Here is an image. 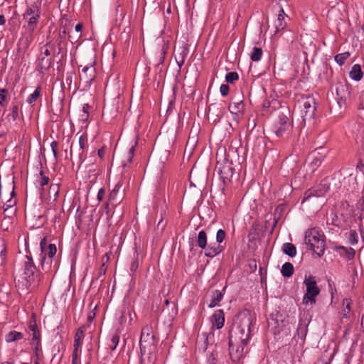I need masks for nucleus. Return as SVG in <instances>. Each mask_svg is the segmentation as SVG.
<instances>
[{"instance_id":"1","label":"nucleus","mask_w":364,"mask_h":364,"mask_svg":"<svg viewBox=\"0 0 364 364\" xmlns=\"http://www.w3.org/2000/svg\"><path fill=\"white\" fill-rule=\"evenodd\" d=\"M240 322L233 326L229 333V353L233 361H237L242 356L245 347L251 337V326L255 322V316L250 311H242L239 316Z\"/></svg>"},{"instance_id":"2","label":"nucleus","mask_w":364,"mask_h":364,"mask_svg":"<svg viewBox=\"0 0 364 364\" xmlns=\"http://www.w3.org/2000/svg\"><path fill=\"white\" fill-rule=\"evenodd\" d=\"M324 238V235L318 228H312L305 232L304 242L309 250L321 257L325 251Z\"/></svg>"},{"instance_id":"3","label":"nucleus","mask_w":364,"mask_h":364,"mask_svg":"<svg viewBox=\"0 0 364 364\" xmlns=\"http://www.w3.org/2000/svg\"><path fill=\"white\" fill-rule=\"evenodd\" d=\"M21 278L22 279L21 282L26 288L36 287L39 284L41 274L37 271L36 267L31 256H26Z\"/></svg>"},{"instance_id":"4","label":"nucleus","mask_w":364,"mask_h":364,"mask_svg":"<svg viewBox=\"0 0 364 364\" xmlns=\"http://www.w3.org/2000/svg\"><path fill=\"white\" fill-rule=\"evenodd\" d=\"M41 250V267L46 271H50L53 266L54 269L58 267V259L55 257L57 248L55 244H48L46 237L40 242Z\"/></svg>"},{"instance_id":"5","label":"nucleus","mask_w":364,"mask_h":364,"mask_svg":"<svg viewBox=\"0 0 364 364\" xmlns=\"http://www.w3.org/2000/svg\"><path fill=\"white\" fill-rule=\"evenodd\" d=\"M46 4V0H37L28 5L23 14V18L27 23L28 29L31 32H33L37 28L41 17V7Z\"/></svg>"},{"instance_id":"6","label":"nucleus","mask_w":364,"mask_h":364,"mask_svg":"<svg viewBox=\"0 0 364 364\" xmlns=\"http://www.w3.org/2000/svg\"><path fill=\"white\" fill-rule=\"evenodd\" d=\"M156 348V340L152 326L146 325L141 330L140 337V352L141 355L151 354Z\"/></svg>"},{"instance_id":"7","label":"nucleus","mask_w":364,"mask_h":364,"mask_svg":"<svg viewBox=\"0 0 364 364\" xmlns=\"http://www.w3.org/2000/svg\"><path fill=\"white\" fill-rule=\"evenodd\" d=\"M282 111L277 113V124L274 134L278 137H284L289 134L291 131V124L288 115L290 112L287 107L281 106Z\"/></svg>"},{"instance_id":"8","label":"nucleus","mask_w":364,"mask_h":364,"mask_svg":"<svg viewBox=\"0 0 364 364\" xmlns=\"http://www.w3.org/2000/svg\"><path fill=\"white\" fill-rule=\"evenodd\" d=\"M197 245L199 247L205 250V255L208 257H214L219 255L224 250L223 245L219 244H207V235L204 230L198 232L197 238Z\"/></svg>"},{"instance_id":"9","label":"nucleus","mask_w":364,"mask_h":364,"mask_svg":"<svg viewBox=\"0 0 364 364\" xmlns=\"http://www.w3.org/2000/svg\"><path fill=\"white\" fill-rule=\"evenodd\" d=\"M298 105L304 120L314 118L316 112V101L314 97L309 95L302 96L298 101Z\"/></svg>"},{"instance_id":"10","label":"nucleus","mask_w":364,"mask_h":364,"mask_svg":"<svg viewBox=\"0 0 364 364\" xmlns=\"http://www.w3.org/2000/svg\"><path fill=\"white\" fill-rule=\"evenodd\" d=\"M330 189V183L327 179H323L321 183L304 193V198L301 203H304L306 200H309L311 197H322L325 196Z\"/></svg>"},{"instance_id":"11","label":"nucleus","mask_w":364,"mask_h":364,"mask_svg":"<svg viewBox=\"0 0 364 364\" xmlns=\"http://www.w3.org/2000/svg\"><path fill=\"white\" fill-rule=\"evenodd\" d=\"M304 284L306 287V293L304 296L303 303L304 304H308L309 302L311 304H314L316 302L315 298L320 292L314 277H309L305 279Z\"/></svg>"},{"instance_id":"12","label":"nucleus","mask_w":364,"mask_h":364,"mask_svg":"<svg viewBox=\"0 0 364 364\" xmlns=\"http://www.w3.org/2000/svg\"><path fill=\"white\" fill-rule=\"evenodd\" d=\"M277 9H278V14L277 21L274 22L276 28L274 33L283 31L287 27V20H289V17L285 14L281 3H278L277 6H274V11Z\"/></svg>"},{"instance_id":"13","label":"nucleus","mask_w":364,"mask_h":364,"mask_svg":"<svg viewBox=\"0 0 364 364\" xmlns=\"http://www.w3.org/2000/svg\"><path fill=\"white\" fill-rule=\"evenodd\" d=\"M95 77V68L92 65H85L81 70L80 77L85 83L90 84Z\"/></svg>"},{"instance_id":"14","label":"nucleus","mask_w":364,"mask_h":364,"mask_svg":"<svg viewBox=\"0 0 364 364\" xmlns=\"http://www.w3.org/2000/svg\"><path fill=\"white\" fill-rule=\"evenodd\" d=\"M28 330L31 337V343L41 342V333L37 326L35 316H33L28 324Z\"/></svg>"},{"instance_id":"15","label":"nucleus","mask_w":364,"mask_h":364,"mask_svg":"<svg viewBox=\"0 0 364 364\" xmlns=\"http://www.w3.org/2000/svg\"><path fill=\"white\" fill-rule=\"evenodd\" d=\"M218 173L220 178L224 183L226 180H229L233 175V169L228 162H225L224 164H218Z\"/></svg>"},{"instance_id":"16","label":"nucleus","mask_w":364,"mask_h":364,"mask_svg":"<svg viewBox=\"0 0 364 364\" xmlns=\"http://www.w3.org/2000/svg\"><path fill=\"white\" fill-rule=\"evenodd\" d=\"M53 63V57H45L41 56L38 57V63L37 65V70L41 73H43L45 71L48 70Z\"/></svg>"},{"instance_id":"17","label":"nucleus","mask_w":364,"mask_h":364,"mask_svg":"<svg viewBox=\"0 0 364 364\" xmlns=\"http://www.w3.org/2000/svg\"><path fill=\"white\" fill-rule=\"evenodd\" d=\"M137 145V141H135L133 144L129 148L127 153L124 154L122 161V165L124 168L129 166L131 163H132V159L134 156L136 146Z\"/></svg>"},{"instance_id":"18","label":"nucleus","mask_w":364,"mask_h":364,"mask_svg":"<svg viewBox=\"0 0 364 364\" xmlns=\"http://www.w3.org/2000/svg\"><path fill=\"white\" fill-rule=\"evenodd\" d=\"M335 250L347 260H351L355 257V250L352 247H346L344 246H336Z\"/></svg>"},{"instance_id":"19","label":"nucleus","mask_w":364,"mask_h":364,"mask_svg":"<svg viewBox=\"0 0 364 364\" xmlns=\"http://www.w3.org/2000/svg\"><path fill=\"white\" fill-rule=\"evenodd\" d=\"M211 322L213 326L218 329L221 328L224 326L225 318L223 310H217L211 316Z\"/></svg>"},{"instance_id":"20","label":"nucleus","mask_w":364,"mask_h":364,"mask_svg":"<svg viewBox=\"0 0 364 364\" xmlns=\"http://www.w3.org/2000/svg\"><path fill=\"white\" fill-rule=\"evenodd\" d=\"M25 338V335L22 332L16 331H11L8 332L5 335V341L8 343H16L23 340Z\"/></svg>"},{"instance_id":"21","label":"nucleus","mask_w":364,"mask_h":364,"mask_svg":"<svg viewBox=\"0 0 364 364\" xmlns=\"http://www.w3.org/2000/svg\"><path fill=\"white\" fill-rule=\"evenodd\" d=\"M55 51V44L51 41H49L41 48L39 55L50 58Z\"/></svg>"},{"instance_id":"22","label":"nucleus","mask_w":364,"mask_h":364,"mask_svg":"<svg viewBox=\"0 0 364 364\" xmlns=\"http://www.w3.org/2000/svg\"><path fill=\"white\" fill-rule=\"evenodd\" d=\"M349 76L352 80L355 81L360 80L363 76L360 65L358 64L353 65L349 73Z\"/></svg>"},{"instance_id":"23","label":"nucleus","mask_w":364,"mask_h":364,"mask_svg":"<svg viewBox=\"0 0 364 364\" xmlns=\"http://www.w3.org/2000/svg\"><path fill=\"white\" fill-rule=\"evenodd\" d=\"M78 150L77 154L80 160H83L85 149L87 146V137L84 135H81L78 140Z\"/></svg>"},{"instance_id":"24","label":"nucleus","mask_w":364,"mask_h":364,"mask_svg":"<svg viewBox=\"0 0 364 364\" xmlns=\"http://www.w3.org/2000/svg\"><path fill=\"white\" fill-rule=\"evenodd\" d=\"M244 106L245 105L243 102L240 100L239 102L231 103L229 105L228 109L232 114H237L239 113L242 112L244 109Z\"/></svg>"},{"instance_id":"25","label":"nucleus","mask_w":364,"mask_h":364,"mask_svg":"<svg viewBox=\"0 0 364 364\" xmlns=\"http://www.w3.org/2000/svg\"><path fill=\"white\" fill-rule=\"evenodd\" d=\"M50 179L48 176H47L44 171L41 169L39 172V174L37 176L36 184L37 186H41L42 188L48 184Z\"/></svg>"},{"instance_id":"26","label":"nucleus","mask_w":364,"mask_h":364,"mask_svg":"<svg viewBox=\"0 0 364 364\" xmlns=\"http://www.w3.org/2000/svg\"><path fill=\"white\" fill-rule=\"evenodd\" d=\"M223 294L219 290H215L213 292L212 299L209 304V307L213 308L217 306L219 302L223 299Z\"/></svg>"},{"instance_id":"27","label":"nucleus","mask_w":364,"mask_h":364,"mask_svg":"<svg viewBox=\"0 0 364 364\" xmlns=\"http://www.w3.org/2000/svg\"><path fill=\"white\" fill-rule=\"evenodd\" d=\"M282 274L285 277H290L294 273V266L290 262H285L281 269Z\"/></svg>"},{"instance_id":"28","label":"nucleus","mask_w":364,"mask_h":364,"mask_svg":"<svg viewBox=\"0 0 364 364\" xmlns=\"http://www.w3.org/2000/svg\"><path fill=\"white\" fill-rule=\"evenodd\" d=\"M83 338H84V331H83L82 328H79L77 330V332L75 335L74 347L75 348H79V347L82 345Z\"/></svg>"},{"instance_id":"29","label":"nucleus","mask_w":364,"mask_h":364,"mask_svg":"<svg viewBox=\"0 0 364 364\" xmlns=\"http://www.w3.org/2000/svg\"><path fill=\"white\" fill-rule=\"evenodd\" d=\"M283 251L284 252L293 257L296 255V247L294 245H292L291 243H285L283 245Z\"/></svg>"},{"instance_id":"30","label":"nucleus","mask_w":364,"mask_h":364,"mask_svg":"<svg viewBox=\"0 0 364 364\" xmlns=\"http://www.w3.org/2000/svg\"><path fill=\"white\" fill-rule=\"evenodd\" d=\"M9 100V90L5 88L0 89V106L6 107Z\"/></svg>"},{"instance_id":"31","label":"nucleus","mask_w":364,"mask_h":364,"mask_svg":"<svg viewBox=\"0 0 364 364\" xmlns=\"http://www.w3.org/2000/svg\"><path fill=\"white\" fill-rule=\"evenodd\" d=\"M41 92V87H37L34 92L31 94L27 98V102L30 105L33 104L37 99L40 97Z\"/></svg>"},{"instance_id":"32","label":"nucleus","mask_w":364,"mask_h":364,"mask_svg":"<svg viewBox=\"0 0 364 364\" xmlns=\"http://www.w3.org/2000/svg\"><path fill=\"white\" fill-rule=\"evenodd\" d=\"M350 54L349 52H344L342 53L337 54L335 56V61L339 65H343L346 60L350 57Z\"/></svg>"},{"instance_id":"33","label":"nucleus","mask_w":364,"mask_h":364,"mask_svg":"<svg viewBox=\"0 0 364 364\" xmlns=\"http://www.w3.org/2000/svg\"><path fill=\"white\" fill-rule=\"evenodd\" d=\"M262 55V50L260 48L254 47L250 53V58L253 61H259Z\"/></svg>"},{"instance_id":"34","label":"nucleus","mask_w":364,"mask_h":364,"mask_svg":"<svg viewBox=\"0 0 364 364\" xmlns=\"http://www.w3.org/2000/svg\"><path fill=\"white\" fill-rule=\"evenodd\" d=\"M11 109V113L7 115V118L9 120L16 122L18 118V106L17 105L13 104Z\"/></svg>"},{"instance_id":"35","label":"nucleus","mask_w":364,"mask_h":364,"mask_svg":"<svg viewBox=\"0 0 364 364\" xmlns=\"http://www.w3.org/2000/svg\"><path fill=\"white\" fill-rule=\"evenodd\" d=\"M121 187H122V183L120 182H118L115 185L114 188L111 191V192L109 195V202H112V201L115 200L117 193L119 192Z\"/></svg>"},{"instance_id":"36","label":"nucleus","mask_w":364,"mask_h":364,"mask_svg":"<svg viewBox=\"0 0 364 364\" xmlns=\"http://www.w3.org/2000/svg\"><path fill=\"white\" fill-rule=\"evenodd\" d=\"M239 80V75L236 72L228 73L225 75V81L228 83H234Z\"/></svg>"},{"instance_id":"37","label":"nucleus","mask_w":364,"mask_h":364,"mask_svg":"<svg viewBox=\"0 0 364 364\" xmlns=\"http://www.w3.org/2000/svg\"><path fill=\"white\" fill-rule=\"evenodd\" d=\"M348 241L350 245H355L358 242V233L355 230H350L348 235Z\"/></svg>"},{"instance_id":"38","label":"nucleus","mask_w":364,"mask_h":364,"mask_svg":"<svg viewBox=\"0 0 364 364\" xmlns=\"http://www.w3.org/2000/svg\"><path fill=\"white\" fill-rule=\"evenodd\" d=\"M225 238V230H223L222 229L218 230L217 233H216V242L215 244L220 245V243L222 242H223Z\"/></svg>"},{"instance_id":"39","label":"nucleus","mask_w":364,"mask_h":364,"mask_svg":"<svg viewBox=\"0 0 364 364\" xmlns=\"http://www.w3.org/2000/svg\"><path fill=\"white\" fill-rule=\"evenodd\" d=\"M119 342V336L118 333H115L114 335L112 336V337L111 338L110 349L112 350H115Z\"/></svg>"},{"instance_id":"40","label":"nucleus","mask_w":364,"mask_h":364,"mask_svg":"<svg viewBox=\"0 0 364 364\" xmlns=\"http://www.w3.org/2000/svg\"><path fill=\"white\" fill-rule=\"evenodd\" d=\"M33 348V352L37 360H38L40 352L41 351V342L31 343Z\"/></svg>"},{"instance_id":"41","label":"nucleus","mask_w":364,"mask_h":364,"mask_svg":"<svg viewBox=\"0 0 364 364\" xmlns=\"http://www.w3.org/2000/svg\"><path fill=\"white\" fill-rule=\"evenodd\" d=\"M208 337L206 336L205 333H203L201 338H198L196 343L198 346L200 348V343L201 341H203V344H201V348H203L204 350L207 348V344L206 341H208Z\"/></svg>"},{"instance_id":"42","label":"nucleus","mask_w":364,"mask_h":364,"mask_svg":"<svg viewBox=\"0 0 364 364\" xmlns=\"http://www.w3.org/2000/svg\"><path fill=\"white\" fill-rule=\"evenodd\" d=\"M126 314H128L130 317V320H132V317H131V311L130 310H127L124 309V310L122 311V313H121V316L119 318V321L121 324L124 323L125 321H126Z\"/></svg>"},{"instance_id":"43","label":"nucleus","mask_w":364,"mask_h":364,"mask_svg":"<svg viewBox=\"0 0 364 364\" xmlns=\"http://www.w3.org/2000/svg\"><path fill=\"white\" fill-rule=\"evenodd\" d=\"M230 87L227 84H222L220 87V92L222 96L225 97L228 95Z\"/></svg>"},{"instance_id":"44","label":"nucleus","mask_w":364,"mask_h":364,"mask_svg":"<svg viewBox=\"0 0 364 364\" xmlns=\"http://www.w3.org/2000/svg\"><path fill=\"white\" fill-rule=\"evenodd\" d=\"M138 267H139V260H138V258H136L131 263L130 270L132 272H135L136 271V269H138Z\"/></svg>"},{"instance_id":"45","label":"nucleus","mask_w":364,"mask_h":364,"mask_svg":"<svg viewBox=\"0 0 364 364\" xmlns=\"http://www.w3.org/2000/svg\"><path fill=\"white\" fill-rule=\"evenodd\" d=\"M105 188H100L97 193V200L99 201H102L105 197Z\"/></svg>"},{"instance_id":"46","label":"nucleus","mask_w":364,"mask_h":364,"mask_svg":"<svg viewBox=\"0 0 364 364\" xmlns=\"http://www.w3.org/2000/svg\"><path fill=\"white\" fill-rule=\"evenodd\" d=\"M90 108V105L88 104H84L82 106V112L84 114L82 115V117L87 119L88 117V109Z\"/></svg>"},{"instance_id":"47","label":"nucleus","mask_w":364,"mask_h":364,"mask_svg":"<svg viewBox=\"0 0 364 364\" xmlns=\"http://www.w3.org/2000/svg\"><path fill=\"white\" fill-rule=\"evenodd\" d=\"M351 303H352L351 299H348V298L344 299L343 301V305H346V307L348 310V313H349V311H350Z\"/></svg>"},{"instance_id":"48","label":"nucleus","mask_w":364,"mask_h":364,"mask_svg":"<svg viewBox=\"0 0 364 364\" xmlns=\"http://www.w3.org/2000/svg\"><path fill=\"white\" fill-rule=\"evenodd\" d=\"M77 350L78 348H75L74 347V350L72 355V362H80L77 357Z\"/></svg>"},{"instance_id":"49","label":"nucleus","mask_w":364,"mask_h":364,"mask_svg":"<svg viewBox=\"0 0 364 364\" xmlns=\"http://www.w3.org/2000/svg\"><path fill=\"white\" fill-rule=\"evenodd\" d=\"M270 105H271V102L269 100L264 101L262 105V110L263 111L267 110V109H269L270 107Z\"/></svg>"},{"instance_id":"50","label":"nucleus","mask_w":364,"mask_h":364,"mask_svg":"<svg viewBox=\"0 0 364 364\" xmlns=\"http://www.w3.org/2000/svg\"><path fill=\"white\" fill-rule=\"evenodd\" d=\"M208 364H217L215 361V358L213 355L209 356L208 360Z\"/></svg>"},{"instance_id":"51","label":"nucleus","mask_w":364,"mask_h":364,"mask_svg":"<svg viewBox=\"0 0 364 364\" xmlns=\"http://www.w3.org/2000/svg\"><path fill=\"white\" fill-rule=\"evenodd\" d=\"M105 149L104 148H101L98 150L97 151V154L98 156L102 159L105 156Z\"/></svg>"},{"instance_id":"52","label":"nucleus","mask_w":364,"mask_h":364,"mask_svg":"<svg viewBox=\"0 0 364 364\" xmlns=\"http://www.w3.org/2000/svg\"><path fill=\"white\" fill-rule=\"evenodd\" d=\"M75 29L77 32H80L82 29V23H77L75 27Z\"/></svg>"},{"instance_id":"53","label":"nucleus","mask_w":364,"mask_h":364,"mask_svg":"<svg viewBox=\"0 0 364 364\" xmlns=\"http://www.w3.org/2000/svg\"><path fill=\"white\" fill-rule=\"evenodd\" d=\"M6 18L3 14L0 15V26L5 24Z\"/></svg>"},{"instance_id":"54","label":"nucleus","mask_w":364,"mask_h":364,"mask_svg":"<svg viewBox=\"0 0 364 364\" xmlns=\"http://www.w3.org/2000/svg\"><path fill=\"white\" fill-rule=\"evenodd\" d=\"M162 222H163V218L161 217V220H159V222L157 224V228H159L161 227V230H163L164 228L165 227V224H162Z\"/></svg>"},{"instance_id":"55","label":"nucleus","mask_w":364,"mask_h":364,"mask_svg":"<svg viewBox=\"0 0 364 364\" xmlns=\"http://www.w3.org/2000/svg\"><path fill=\"white\" fill-rule=\"evenodd\" d=\"M50 146H51L52 151H53L57 149L58 143L56 141H53L50 144Z\"/></svg>"},{"instance_id":"56","label":"nucleus","mask_w":364,"mask_h":364,"mask_svg":"<svg viewBox=\"0 0 364 364\" xmlns=\"http://www.w3.org/2000/svg\"><path fill=\"white\" fill-rule=\"evenodd\" d=\"M284 205H279L277 209H276V212H282L283 211V210L284 209Z\"/></svg>"},{"instance_id":"57","label":"nucleus","mask_w":364,"mask_h":364,"mask_svg":"<svg viewBox=\"0 0 364 364\" xmlns=\"http://www.w3.org/2000/svg\"><path fill=\"white\" fill-rule=\"evenodd\" d=\"M100 273L105 274L106 272V267H105V264H103L102 267L100 269Z\"/></svg>"},{"instance_id":"58","label":"nucleus","mask_w":364,"mask_h":364,"mask_svg":"<svg viewBox=\"0 0 364 364\" xmlns=\"http://www.w3.org/2000/svg\"><path fill=\"white\" fill-rule=\"evenodd\" d=\"M177 63L179 66V68H181L182 66V65L184 63V59L182 57L181 60H177Z\"/></svg>"},{"instance_id":"59","label":"nucleus","mask_w":364,"mask_h":364,"mask_svg":"<svg viewBox=\"0 0 364 364\" xmlns=\"http://www.w3.org/2000/svg\"><path fill=\"white\" fill-rule=\"evenodd\" d=\"M53 151V154L54 157L56 159V158H57V156H58L57 149H55V150H53V151Z\"/></svg>"},{"instance_id":"60","label":"nucleus","mask_w":364,"mask_h":364,"mask_svg":"<svg viewBox=\"0 0 364 364\" xmlns=\"http://www.w3.org/2000/svg\"><path fill=\"white\" fill-rule=\"evenodd\" d=\"M73 145L72 144L70 146V153L71 157L73 156Z\"/></svg>"},{"instance_id":"61","label":"nucleus","mask_w":364,"mask_h":364,"mask_svg":"<svg viewBox=\"0 0 364 364\" xmlns=\"http://www.w3.org/2000/svg\"><path fill=\"white\" fill-rule=\"evenodd\" d=\"M348 311L344 310L343 316L347 318L348 317Z\"/></svg>"},{"instance_id":"62","label":"nucleus","mask_w":364,"mask_h":364,"mask_svg":"<svg viewBox=\"0 0 364 364\" xmlns=\"http://www.w3.org/2000/svg\"><path fill=\"white\" fill-rule=\"evenodd\" d=\"M3 364H14V363H11V362H5Z\"/></svg>"},{"instance_id":"63","label":"nucleus","mask_w":364,"mask_h":364,"mask_svg":"<svg viewBox=\"0 0 364 364\" xmlns=\"http://www.w3.org/2000/svg\"><path fill=\"white\" fill-rule=\"evenodd\" d=\"M318 162L319 163V164H321V161H320V160H318V159H316V162H315V164H316Z\"/></svg>"},{"instance_id":"64","label":"nucleus","mask_w":364,"mask_h":364,"mask_svg":"<svg viewBox=\"0 0 364 364\" xmlns=\"http://www.w3.org/2000/svg\"><path fill=\"white\" fill-rule=\"evenodd\" d=\"M72 364H80V362H72Z\"/></svg>"}]
</instances>
